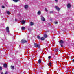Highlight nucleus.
I'll return each instance as SVG.
<instances>
[{
	"mask_svg": "<svg viewBox=\"0 0 74 74\" xmlns=\"http://www.w3.org/2000/svg\"><path fill=\"white\" fill-rule=\"evenodd\" d=\"M55 8L58 11H60V8H59V7L57 6H55Z\"/></svg>",
	"mask_w": 74,
	"mask_h": 74,
	"instance_id": "4",
	"label": "nucleus"
},
{
	"mask_svg": "<svg viewBox=\"0 0 74 74\" xmlns=\"http://www.w3.org/2000/svg\"><path fill=\"white\" fill-rule=\"evenodd\" d=\"M41 60L39 59L38 60V63L41 64Z\"/></svg>",
	"mask_w": 74,
	"mask_h": 74,
	"instance_id": "8",
	"label": "nucleus"
},
{
	"mask_svg": "<svg viewBox=\"0 0 74 74\" xmlns=\"http://www.w3.org/2000/svg\"><path fill=\"white\" fill-rule=\"evenodd\" d=\"M41 21H45V18L43 17L42 16H41Z\"/></svg>",
	"mask_w": 74,
	"mask_h": 74,
	"instance_id": "3",
	"label": "nucleus"
},
{
	"mask_svg": "<svg viewBox=\"0 0 74 74\" xmlns=\"http://www.w3.org/2000/svg\"><path fill=\"white\" fill-rule=\"evenodd\" d=\"M34 47L36 48H40V45L37 44V43H34Z\"/></svg>",
	"mask_w": 74,
	"mask_h": 74,
	"instance_id": "1",
	"label": "nucleus"
},
{
	"mask_svg": "<svg viewBox=\"0 0 74 74\" xmlns=\"http://www.w3.org/2000/svg\"><path fill=\"white\" fill-rule=\"evenodd\" d=\"M64 43V42L62 40H60L59 42L60 44H63Z\"/></svg>",
	"mask_w": 74,
	"mask_h": 74,
	"instance_id": "10",
	"label": "nucleus"
},
{
	"mask_svg": "<svg viewBox=\"0 0 74 74\" xmlns=\"http://www.w3.org/2000/svg\"><path fill=\"white\" fill-rule=\"evenodd\" d=\"M1 74H3V72H1ZM4 74H7V72H6Z\"/></svg>",
	"mask_w": 74,
	"mask_h": 74,
	"instance_id": "20",
	"label": "nucleus"
},
{
	"mask_svg": "<svg viewBox=\"0 0 74 74\" xmlns=\"http://www.w3.org/2000/svg\"><path fill=\"white\" fill-rule=\"evenodd\" d=\"M41 41H44V38L43 37H41L40 38Z\"/></svg>",
	"mask_w": 74,
	"mask_h": 74,
	"instance_id": "17",
	"label": "nucleus"
},
{
	"mask_svg": "<svg viewBox=\"0 0 74 74\" xmlns=\"http://www.w3.org/2000/svg\"><path fill=\"white\" fill-rule=\"evenodd\" d=\"M28 6L27 5H25V9H26V8H28Z\"/></svg>",
	"mask_w": 74,
	"mask_h": 74,
	"instance_id": "13",
	"label": "nucleus"
},
{
	"mask_svg": "<svg viewBox=\"0 0 74 74\" xmlns=\"http://www.w3.org/2000/svg\"><path fill=\"white\" fill-rule=\"evenodd\" d=\"M48 66H50V67H51V66H52V63L51 62L49 63V64H48Z\"/></svg>",
	"mask_w": 74,
	"mask_h": 74,
	"instance_id": "11",
	"label": "nucleus"
},
{
	"mask_svg": "<svg viewBox=\"0 0 74 74\" xmlns=\"http://www.w3.org/2000/svg\"><path fill=\"white\" fill-rule=\"evenodd\" d=\"M37 38H38V39H40V38H41L40 37V36H37Z\"/></svg>",
	"mask_w": 74,
	"mask_h": 74,
	"instance_id": "22",
	"label": "nucleus"
},
{
	"mask_svg": "<svg viewBox=\"0 0 74 74\" xmlns=\"http://www.w3.org/2000/svg\"><path fill=\"white\" fill-rule=\"evenodd\" d=\"M61 46L62 47H63V45L61 44Z\"/></svg>",
	"mask_w": 74,
	"mask_h": 74,
	"instance_id": "29",
	"label": "nucleus"
},
{
	"mask_svg": "<svg viewBox=\"0 0 74 74\" xmlns=\"http://www.w3.org/2000/svg\"><path fill=\"white\" fill-rule=\"evenodd\" d=\"M15 21H17V20L16 19H15Z\"/></svg>",
	"mask_w": 74,
	"mask_h": 74,
	"instance_id": "32",
	"label": "nucleus"
},
{
	"mask_svg": "<svg viewBox=\"0 0 74 74\" xmlns=\"http://www.w3.org/2000/svg\"><path fill=\"white\" fill-rule=\"evenodd\" d=\"M2 8H5V7H4V6H2Z\"/></svg>",
	"mask_w": 74,
	"mask_h": 74,
	"instance_id": "28",
	"label": "nucleus"
},
{
	"mask_svg": "<svg viewBox=\"0 0 74 74\" xmlns=\"http://www.w3.org/2000/svg\"><path fill=\"white\" fill-rule=\"evenodd\" d=\"M7 14L8 15H9V14H10V12L9 11H7Z\"/></svg>",
	"mask_w": 74,
	"mask_h": 74,
	"instance_id": "23",
	"label": "nucleus"
},
{
	"mask_svg": "<svg viewBox=\"0 0 74 74\" xmlns=\"http://www.w3.org/2000/svg\"><path fill=\"white\" fill-rule=\"evenodd\" d=\"M50 13H53V11H51L50 12Z\"/></svg>",
	"mask_w": 74,
	"mask_h": 74,
	"instance_id": "31",
	"label": "nucleus"
},
{
	"mask_svg": "<svg viewBox=\"0 0 74 74\" xmlns=\"http://www.w3.org/2000/svg\"><path fill=\"white\" fill-rule=\"evenodd\" d=\"M11 69H14V66L12 65L11 66Z\"/></svg>",
	"mask_w": 74,
	"mask_h": 74,
	"instance_id": "21",
	"label": "nucleus"
},
{
	"mask_svg": "<svg viewBox=\"0 0 74 74\" xmlns=\"http://www.w3.org/2000/svg\"><path fill=\"white\" fill-rule=\"evenodd\" d=\"M7 32L8 33H9V27H7L6 28Z\"/></svg>",
	"mask_w": 74,
	"mask_h": 74,
	"instance_id": "6",
	"label": "nucleus"
},
{
	"mask_svg": "<svg viewBox=\"0 0 74 74\" xmlns=\"http://www.w3.org/2000/svg\"><path fill=\"white\" fill-rule=\"evenodd\" d=\"M13 1H14V2H15L16 3V2H18V1H19L20 0H12Z\"/></svg>",
	"mask_w": 74,
	"mask_h": 74,
	"instance_id": "12",
	"label": "nucleus"
},
{
	"mask_svg": "<svg viewBox=\"0 0 74 74\" xmlns=\"http://www.w3.org/2000/svg\"><path fill=\"white\" fill-rule=\"evenodd\" d=\"M67 7L68 8H70V7H71V5L70 3H69L67 4Z\"/></svg>",
	"mask_w": 74,
	"mask_h": 74,
	"instance_id": "7",
	"label": "nucleus"
},
{
	"mask_svg": "<svg viewBox=\"0 0 74 74\" xmlns=\"http://www.w3.org/2000/svg\"><path fill=\"white\" fill-rule=\"evenodd\" d=\"M55 24H58V22H54Z\"/></svg>",
	"mask_w": 74,
	"mask_h": 74,
	"instance_id": "27",
	"label": "nucleus"
},
{
	"mask_svg": "<svg viewBox=\"0 0 74 74\" xmlns=\"http://www.w3.org/2000/svg\"><path fill=\"white\" fill-rule=\"evenodd\" d=\"M45 10L46 11V12H47V11H48V10L47 9V8H45Z\"/></svg>",
	"mask_w": 74,
	"mask_h": 74,
	"instance_id": "24",
	"label": "nucleus"
},
{
	"mask_svg": "<svg viewBox=\"0 0 74 74\" xmlns=\"http://www.w3.org/2000/svg\"><path fill=\"white\" fill-rule=\"evenodd\" d=\"M44 37L45 38H46V37H48V36L47 35V34H45L44 35Z\"/></svg>",
	"mask_w": 74,
	"mask_h": 74,
	"instance_id": "19",
	"label": "nucleus"
},
{
	"mask_svg": "<svg viewBox=\"0 0 74 74\" xmlns=\"http://www.w3.org/2000/svg\"><path fill=\"white\" fill-rule=\"evenodd\" d=\"M51 56H49L48 57V58L49 59H51Z\"/></svg>",
	"mask_w": 74,
	"mask_h": 74,
	"instance_id": "25",
	"label": "nucleus"
},
{
	"mask_svg": "<svg viewBox=\"0 0 74 74\" xmlns=\"http://www.w3.org/2000/svg\"><path fill=\"white\" fill-rule=\"evenodd\" d=\"M2 67L1 66L0 67V70H2Z\"/></svg>",
	"mask_w": 74,
	"mask_h": 74,
	"instance_id": "26",
	"label": "nucleus"
},
{
	"mask_svg": "<svg viewBox=\"0 0 74 74\" xmlns=\"http://www.w3.org/2000/svg\"><path fill=\"white\" fill-rule=\"evenodd\" d=\"M30 26H33L34 25V23L33 22H30Z\"/></svg>",
	"mask_w": 74,
	"mask_h": 74,
	"instance_id": "14",
	"label": "nucleus"
},
{
	"mask_svg": "<svg viewBox=\"0 0 74 74\" xmlns=\"http://www.w3.org/2000/svg\"><path fill=\"white\" fill-rule=\"evenodd\" d=\"M3 67L4 68H7V64H3Z\"/></svg>",
	"mask_w": 74,
	"mask_h": 74,
	"instance_id": "5",
	"label": "nucleus"
},
{
	"mask_svg": "<svg viewBox=\"0 0 74 74\" xmlns=\"http://www.w3.org/2000/svg\"><path fill=\"white\" fill-rule=\"evenodd\" d=\"M21 42L22 44H25V43L27 42V41L25 39H22L21 41Z\"/></svg>",
	"mask_w": 74,
	"mask_h": 74,
	"instance_id": "2",
	"label": "nucleus"
},
{
	"mask_svg": "<svg viewBox=\"0 0 74 74\" xmlns=\"http://www.w3.org/2000/svg\"><path fill=\"white\" fill-rule=\"evenodd\" d=\"M21 23H23V24H25V23H26V21H25V20H23L21 21Z\"/></svg>",
	"mask_w": 74,
	"mask_h": 74,
	"instance_id": "9",
	"label": "nucleus"
},
{
	"mask_svg": "<svg viewBox=\"0 0 74 74\" xmlns=\"http://www.w3.org/2000/svg\"><path fill=\"white\" fill-rule=\"evenodd\" d=\"M58 0H55L56 1V3H57Z\"/></svg>",
	"mask_w": 74,
	"mask_h": 74,
	"instance_id": "30",
	"label": "nucleus"
},
{
	"mask_svg": "<svg viewBox=\"0 0 74 74\" xmlns=\"http://www.w3.org/2000/svg\"><path fill=\"white\" fill-rule=\"evenodd\" d=\"M59 51V49H58V48L56 49L55 50V51H56V52Z\"/></svg>",
	"mask_w": 74,
	"mask_h": 74,
	"instance_id": "18",
	"label": "nucleus"
},
{
	"mask_svg": "<svg viewBox=\"0 0 74 74\" xmlns=\"http://www.w3.org/2000/svg\"><path fill=\"white\" fill-rule=\"evenodd\" d=\"M37 14L38 15H40L41 14V11H38L37 13Z\"/></svg>",
	"mask_w": 74,
	"mask_h": 74,
	"instance_id": "15",
	"label": "nucleus"
},
{
	"mask_svg": "<svg viewBox=\"0 0 74 74\" xmlns=\"http://www.w3.org/2000/svg\"><path fill=\"white\" fill-rule=\"evenodd\" d=\"M25 29V27H21V29L22 30H23Z\"/></svg>",
	"mask_w": 74,
	"mask_h": 74,
	"instance_id": "16",
	"label": "nucleus"
}]
</instances>
